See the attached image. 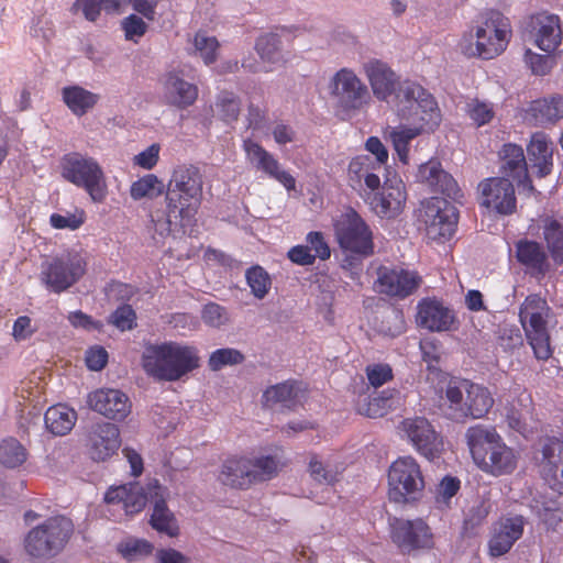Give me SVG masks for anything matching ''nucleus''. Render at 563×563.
Masks as SVG:
<instances>
[{
  "label": "nucleus",
  "instance_id": "1",
  "mask_svg": "<svg viewBox=\"0 0 563 563\" xmlns=\"http://www.w3.org/2000/svg\"><path fill=\"white\" fill-rule=\"evenodd\" d=\"M203 176L196 165L180 164L172 173L165 194V209L152 217L155 233L162 238L175 231L186 233L196 224L202 202Z\"/></svg>",
  "mask_w": 563,
  "mask_h": 563
},
{
  "label": "nucleus",
  "instance_id": "2",
  "mask_svg": "<svg viewBox=\"0 0 563 563\" xmlns=\"http://www.w3.org/2000/svg\"><path fill=\"white\" fill-rule=\"evenodd\" d=\"M397 98L398 115L410 125L393 129L389 137L399 161L408 164L410 142L424 132H433L440 125L442 115L434 97L415 81H404Z\"/></svg>",
  "mask_w": 563,
  "mask_h": 563
},
{
  "label": "nucleus",
  "instance_id": "3",
  "mask_svg": "<svg viewBox=\"0 0 563 563\" xmlns=\"http://www.w3.org/2000/svg\"><path fill=\"white\" fill-rule=\"evenodd\" d=\"M164 490L165 488L156 479L148 483L146 489L136 482L111 486L104 494L107 512L113 521H121L141 512L147 500H152L154 503L151 516L152 527L158 532L176 537L179 528L173 512L166 505Z\"/></svg>",
  "mask_w": 563,
  "mask_h": 563
},
{
  "label": "nucleus",
  "instance_id": "4",
  "mask_svg": "<svg viewBox=\"0 0 563 563\" xmlns=\"http://www.w3.org/2000/svg\"><path fill=\"white\" fill-rule=\"evenodd\" d=\"M465 442L474 464L483 473L500 477L517 470L519 451L509 446L495 427L475 424L467 428Z\"/></svg>",
  "mask_w": 563,
  "mask_h": 563
},
{
  "label": "nucleus",
  "instance_id": "5",
  "mask_svg": "<svg viewBox=\"0 0 563 563\" xmlns=\"http://www.w3.org/2000/svg\"><path fill=\"white\" fill-rule=\"evenodd\" d=\"M145 373L163 382H176L200 366V357L195 346L167 341L148 344L142 354Z\"/></svg>",
  "mask_w": 563,
  "mask_h": 563
},
{
  "label": "nucleus",
  "instance_id": "6",
  "mask_svg": "<svg viewBox=\"0 0 563 563\" xmlns=\"http://www.w3.org/2000/svg\"><path fill=\"white\" fill-rule=\"evenodd\" d=\"M476 41L463 37L460 48L466 57L493 59L499 56L507 47L511 37V25L507 16L497 10H489L483 14V20L475 31Z\"/></svg>",
  "mask_w": 563,
  "mask_h": 563
},
{
  "label": "nucleus",
  "instance_id": "7",
  "mask_svg": "<svg viewBox=\"0 0 563 563\" xmlns=\"http://www.w3.org/2000/svg\"><path fill=\"white\" fill-rule=\"evenodd\" d=\"M518 316L534 357L548 361L553 354L549 323L554 313L547 299L539 294L528 295L519 307Z\"/></svg>",
  "mask_w": 563,
  "mask_h": 563
},
{
  "label": "nucleus",
  "instance_id": "8",
  "mask_svg": "<svg viewBox=\"0 0 563 563\" xmlns=\"http://www.w3.org/2000/svg\"><path fill=\"white\" fill-rule=\"evenodd\" d=\"M62 176L73 185L85 189L90 199L102 203L108 195L106 176L100 164L80 153H69L63 157Z\"/></svg>",
  "mask_w": 563,
  "mask_h": 563
},
{
  "label": "nucleus",
  "instance_id": "9",
  "mask_svg": "<svg viewBox=\"0 0 563 563\" xmlns=\"http://www.w3.org/2000/svg\"><path fill=\"white\" fill-rule=\"evenodd\" d=\"M74 532L70 519L54 516L30 530L24 539L26 553L36 559H47L58 554Z\"/></svg>",
  "mask_w": 563,
  "mask_h": 563
},
{
  "label": "nucleus",
  "instance_id": "10",
  "mask_svg": "<svg viewBox=\"0 0 563 563\" xmlns=\"http://www.w3.org/2000/svg\"><path fill=\"white\" fill-rule=\"evenodd\" d=\"M424 477L417 460L410 455L395 460L388 470V499L406 505L420 500L424 492Z\"/></svg>",
  "mask_w": 563,
  "mask_h": 563
},
{
  "label": "nucleus",
  "instance_id": "11",
  "mask_svg": "<svg viewBox=\"0 0 563 563\" xmlns=\"http://www.w3.org/2000/svg\"><path fill=\"white\" fill-rule=\"evenodd\" d=\"M334 234L344 253L365 258L374 254V234L367 222L353 208L343 212L334 224Z\"/></svg>",
  "mask_w": 563,
  "mask_h": 563
},
{
  "label": "nucleus",
  "instance_id": "12",
  "mask_svg": "<svg viewBox=\"0 0 563 563\" xmlns=\"http://www.w3.org/2000/svg\"><path fill=\"white\" fill-rule=\"evenodd\" d=\"M87 272V260L77 251H68L42 263L40 280L47 290L62 294L77 284Z\"/></svg>",
  "mask_w": 563,
  "mask_h": 563
},
{
  "label": "nucleus",
  "instance_id": "13",
  "mask_svg": "<svg viewBox=\"0 0 563 563\" xmlns=\"http://www.w3.org/2000/svg\"><path fill=\"white\" fill-rule=\"evenodd\" d=\"M389 537L401 553L429 550L434 545L432 530L421 518H390Z\"/></svg>",
  "mask_w": 563,
  "mask_h": 563
},
{
  "label": "nucleus",
  "instance_id": "14",
  "mask_svg": "<svg viewBox=\"0 0 563 563\" xmlns=\"http://www.w3.org/2000/svg\"><path fill=\"white\" fill-rule=\"evenodd\" d=\"M479 207L497 216H511L517 211V197L512 181L506 177H487L478 184Z\"/></svg>",
  "mask_w": 563,
  "mask_h": 563
},
{
  "label": "nucleus",
  "instance_id": "15",
  "mask_svg": "<svg viewBox=\"0 0 563 563\" xmlns=\"http://www.w3.org/2000/svg\"><path fill=\"white\" fill-rule=\"evenodd\" d=\"M399 429L415 450L429 461L442 454L443 438L427 418H406L400 422Z\"/></svg>",
  "mask_w": 563,
  "mask_h": 563
},
{
  "label": "nucleus",
  "instance_id": "16",
  "mask_svg": "<svg viewBox=\"0 0 563 563\" xmlns=\"http://www.w3.org/2000/svg\"><path fill=\"white\" fill-rule=\"evenodd\" d=\"M330 95L344 111L360 110L369 97L365 84L349 68L338 70L329 82Z\"/></svg>",
  "mask_w": 563,
  "mask_h": 563
},
{
  "label": "nucleus",
  "instance_id": "17",
  "mask_svg": "<svg viewBox=\"0 0 563 563\" xmlns=\"http://www.w3.org/2000/svg\"><path fill=\"white\" fill-rule=\"evenodd\" d=\"M422 284V277L416 271L401 267L380 266L374 287L378 294L391 298L406 299L413 295Z\"/></svg>",
  "mask_w": 563,
  "mask_h": 563
},
{
  "label": "nucleus",
  "instance_id": "18",
  "mask_svg": "<svg viewBox=\"0 0 563 563\" xmlns=\"http://www.w3.org/2000/svg\"><path fill=\"white\" fill-rule=\"evenodd\" d=\"M247 162L258 172L282 184L288 191L296 189V179L288 172L282 169L277 158L261 144L251 139L244 140L242 145Z\"/></svg>",
  "mask_w": 563,
  "mask_h": 563
},
{
  "label": "nucleus",
  "instance_id": "19",
  "mask_svg": "<svg viewBox=\"0 0 563 563\" xmlns=\"http://www.w3.org/2000/svg\"><path fill=\"white\" fill-rule=\"evenodd\" d=\"M426 218L428 233L433 239L450 240L454 235L459 212L446 199L431 198L426 207Z\"/></svg>",
  "mask_w": 563,
  "mask_h": 563
},
{
  "label": "nucleus",
  "instance_id": "20",
  "mask_svg": "<svg viewBox=\"0 0 563 563\" xmlns=\"http://www.w3.org/2000/svg\"><path fill=\"white\" fill-rule=\"evenodd\" d=\"M121 446L120 429L110 422L93 424L87 437V453L95 462H104L117 454Z\"/></svg>",
  "mask_w": 563,
  "mask_h": 563
},
{
  "label": "nucleus",
  "instance_id": "21",
  "mask_svg": "<svg viewBox=\"0 0 563 563\" xmlns=\"http://www.w3.org/2000/svg\"><path fill=\"white\" fill-rule=\"evenodd\" d=\"M89 407L103 417L123 421L130 413L132 404L129 397L119 389H98L88 395Z\"/></svg>",
  "mask_w": 563,
  "mask_h": 563
},
{
  "label": "nucleus",
  "instance_id": "22",
  "mask_svg": "<svg viewBox=\"0 0 563 563\" xmlns=\"http://www.w3.org/2000/svg\"><path fill=\"white\" fill-rule=\"evenodd\" d=\"M530 32L534 44L547 53L554 52L562 43L563 31L559 15L539 12L530 16Z\"/></svg>",
  "mask_w": 563,
  "mask_h": 563
},
{
  "label": "nucleus",
  "instance_id": "23",
  "mask_svg": "<svg viewBox=\"0 0 563 563\" xmlns=\"http://www.w3.org/2000/svg\"><path fill=\"white\" fill-rule=\"evenodd\" d=\"M499 158L503 177L516 180L519 188L532 194L534 187L528 173L522 146L515 143L504 144L499 151Z\"/></svg>",
  "mask_w": 563,
  "mask_h": 563
},
{
  "label": "nucleus",
  "instance_id": "24",
  "mask_svg": "<svg viewBox=\"0 0 563 563\" xmlns=\"http://www.w3.org/2000/svg\"><path fill=\"white\" fill-rule=\"evenodd\" d=\"M525 523V518L519 515L496 522L488 541L489 554L497 558L508 553L522 537Z\"/></svg>",
  "mask_w": 563,
  "mask_h": 563
},
{
  "label": "nucleus",
  "instance_id": "25",
  "mask_svg": "<svg viewBox=\"0 0 563 563\" xmlns=\"http://www.w3.org/2000/svg\"><path fill=\"white\" fill-rule=\"evenodd\" d=\"M417 178L434 194H442L454 200L462 196L455 179L442 168L441 163L438 161H429L421 164Z\"/></svg>",
  "mask_w": 563,
  "mask_h": 563
},
{
  "label": "nucleus",
  "instance_id": "26",
  "mask_svg": "<svg viewBox=\"0 0 563 563\" xmlns=\"http://www.w3.org/2000/svg\"><path fill=\"white\" fill-rule=\"evenodd\" d=\"M199 89L186 81L177 73L169 71L163 79V101L165 104L184 110L198 99Z\"/></svg>",
  "mask_w": 563,
  "mask_h": 563
},
{
  "label": "nucleus",
  "instance_id": "27",
  "mask_svg": "<svg viewBox=\"0 0 563 563\" xmlns=\"http://www.w3.org/2000/svg\"><path fill=\"white\" fill-rule=\"evenodd\" d=\"M407 199L401 180L386 181L380 194L373 197L371 206L380 218H395L404 209Z\"/></svg>",
  "mask_w": 563,
  "mask_h": 563
},
{
  "label": "nucleus",
  "instance_id": "28",
  "mask_svg": "<svg viewBox=\"0 0 563 563\" xmlns=\"http://www.w3.org/2000/svg\"><path fill=\"white\" fill-rule=\"evenodd\" d=\"M417 321L430 331L443 332L451 330L455 316L441 301L424 298L418 303Z\"/></svg>",
  "mask_w": 563,
  "mask_h": 563
},
{
  "label": "nucleus",
  "instance_id": "29",
  "mask_svg": "<svg viewBox=\"0 0 563 563\" xmlns=\"http://www.w3.org/2000/svg\"><path fill=\"white\" fill-rule=\"evenodd\" d=\"M307 397V388L301 382L286 380L273 385L263 393V405L273 407L277 404L284 408L295 410L301 406Z\"/></svg>",
  "mask_w": 563,
  "mask_h": 563
},
{
  "label": "nucleus",
  "instance_id": "30",
  "mask_svg": "<svg viewBox=\"0 0 563 563\" xmlns=\"http://www.w3.org/2000/svg\"><path fill=\"white\" fill-rule=\"evenodd\" d=\"M382 167H376L369 155L354 156L347 166V179L353 189H361L363 185L374 191L380 187L379 173Z\"/></svg>",
  "mask_w": 563,
  "mask_h": 563
},
{
  "label": "nucleus",
  "instance_id": "31",
  "mask_svg": "<svg viewBox=\"0 0 563 563\" xmlns=\"http://www.w3.org/2000/svg\"><path fill=\"white\" fill-rule=\"evenodd\" d=\"M545 478L555 479L552 488L563 495V441L555 438H547L542 446L540 463Z\"/></svg>",
  "mask_w": 563,
  "mask_h": 563
},
{
  "label": "nucleus",
  "instance_id": "32",
  "mask_svg": "<svg viewBox=\"0 0 563 563\" xmlns=\"http://www.w3.org/2000/svg\"><path fill=\"white\" fill-rule=\"evenodd\" d=\"M527 152L531 166L537 168L538 177L542 178L552 173L554 145L547 134L533 133L527 145Z\"/></svg>",
  "mask_w": 563,
  "mask_h": 563
},
{
  "label": "nucleus",
  "instance_id": "33",
  "mask_svg": "<svg viewBox=\"0 0 563 563\" xmlns=\"http://www.w3.org/2000/svg\"><path fill=\"white\" fill-rule=\"evenodd\" d=\"M364 69L373 92L378 99L385 100L393 95L397 76L387 64L374 59L365 64Z\"/></svg>",
  "mask_w": 563,
  "mask_h": 563
},
{
  "label": "nucleus",
  "instance_id": "34",
  "mask_svg": "<svg viewBox=\"0 0 563 563\" xmlns=\"http://www.w3.org/2000/svg\"><path fill=\"white\" fill-rule=\"evenodd\" d=\"M252 460L246 457H230L224 461L219 481L232 488L245 489L254 482L251 473Z\"/></svg>",
  "mask_w": 563,
  "mask_h": 563
},
{
  "label": "nucleus",
  "instance_id": "35",
  "mask_svg": "<svg viewBox=\"0 0 563 563\" xmlns=\"http://www.w3.org/2000/svg\"><path fill=\"white\" fill-rule=\"evenodd\" d=\"M494 406V398L489 389L483 385L470 380L466 384V396L464 401L463 421L468 418H484Z\"/></svg>",
  "mask_w": 563,
  "mask_h": 563
},
{
  "label": "nucleus",
  "instance_id": "36",
  "mask_svg": "<svg viewBox=\"0 0 563 563\" xmlns=\"http://www.w3.org/2000/svg\"><path fill=\"white\" fill-rule=\"evenodd\" d=\"M517 261L533 274L544 275L549 269L548 255L539 242L520 240L516 243Z\"/></svg>",
  "mask_w": 563,
  "mask_h": 563
},
{
  "label": "nucleus",
  "instance_id": "37",
  "mask_svg": "<svg viewBox=\"0 0 563 563\" xmlns=\"http://www.w3.org/2000/svg\"><path fill=\"white\" fill-rule=\"evenodd\" d=\"M528 113L536 124L555 123L563 119V96L553 95L533 100L529 106Z\"/></svg>",
  "mask_w": 563,
  "mask_h": 563
},
{
  "label": "nucleus",
  "instance_id": "38",
  "mask_svg": "<svg viewBox=\"0 0 563 563\" xmlns=\"http://www.w3.org/2000/svg\"><path fill=\"white\" fill-rule=\"evenodd\" d=\"M63 102L76 117L87 114L99 101V95L78 85L66 86L62 89Z\"/></svg>",
  "mask_w": 563,
  "mask_h": 563
},
{
  "label": "nucleus",
  "instance_id": "39",
  "mask_svg": "<svg viewBox=\"0 0 563 563\" xmlns=\"http://www.w3.org/2000/svg\"><path fill=\"white\" fill-rule=\"evenodd\" d=\"M76 420L77 412L63 404L49 407L44 416L47 430L55 435H65L70 432Z\"/></svg>",
  "mask_w": 563,
  "mask_h": 563
},
{
  "label": "nucleus",
  "instance_id": "40",
  "mask_svg": "<svg viewBox=\"0 0 563 563\" xmlns=\"http://www.w3.org/2000/svg\"><path fill=\"white\" fill-rule=\"evenodd\" d=\"M468 379L451 378L444 389L443 399L448 405L449 417L455 421H463L466 384Z\"/></svg>",
  "mask_w": 563,
  "mask_h": 563
},
{
  "label": "nucleus",
  "instance_id": "41",
  "mask_svg": "<svg viewBox=\"0 0 563 563\" xmlns=\"http://www.w3.org/2000/svg\"><path fill=\"white\" fill-rule=\"evenodd\" d=\"M542 234L553 262L563 265V223L551 217L545 218Z\"/></svg>",
  "mask_w": 563,
  "mask_h": 563
},
{
  "label": "nucleus",
  "instance_id": "42",
  "mask_svg": "<svg viewBox=\"0 0 563 563\" xmlns=\"http://www.w3.org/2000/svg\"><path fill=\"white\" fill-rule=\"evenodd\" d=\"M399 397L397 389L383 390L378 397H374L368 401L358 400L356 410L358 413L368 418L383 417L394 405V399Z\"/></svg>",
  "mask_w": 563,
  "mask_h": 563
},
{
  "label": "nucleus",
  "instance_id": "43",
  "mask_svg": "<svg viewBox=\"0 0 563 563\" xmlns=\"http://www.w3.org/2000/svg\"><path fill=\"white\" fill-rule=\"evenodd\" d=\"M165 190L163 181L154 174H147L133 181L130 187V196L133 200L143 198H156Z\"/></svg>",
  "mask_w": 563,
  "mask_h": 563
},
{
  "label": "nucleus",
  "instance_id": "44",
  "mask_svg": "<svg viewBox=\"0 0 563 563\" xmlns=\"http://www.w3.org/2000/svg\"><path fill=\"white\" fill-rule=\"evenodd\" d=\"M27 459L26 449L14 438L0 442V464L7 468H16Z\"/></svg>",
  "mask_w": 563,
  "mask_h": 563
},
{
  "label": "nucleus",
  "instance_id": "45",
  "mask_svg": "<svg viewBox=\"0 0 563 563\" xmlns=\"http://www.w3.org/2000/svg\"><path fill=\"white\" fill-rule=\"evenodd\" d=\"M246 283L251 292L257 299H263L269 291L272 279L269 274L260 265L250 267L245 273Z\"/></svg>",
  "mask_w": 563,
  "mask_h": 563
},
{
  "label": "nucleus",
  "instance_id": "46",
  "mask_svg": "<svg viewBox=\"0 0 563 563\" xmlns=\"http://www.w3.org/2000/svg\"><path fill=\"white\" fill-rule=\"evenodd\" d=\"M280 35L268 33L260 36L255 43V49L264 62L276 64L280 62L279 45Z\"/></svg>",
  "mask_w": 563,
  "mask_h": 563
},
{
  "label": "nucleus",
  "instance_id": "47",
  "mask_svg": "<svg viewBox=\"0 0 563 563\" xmlns=\"http://www.w3.org/2000/svg\"><path fill=\"white\" fill-rule=\"evenodd\" d=\"M278 467V461L269 455L252 460L251 473L253 482H264L273 478L277 475Z\"/></svg>",
  "mask_w": 563,
  "mask_h": 563
},
{
  "label": "nucleus",
  "instance_id": "48",
  "mask_svg": "<svg viewBox=\"0 0 563 563\" xmlns=\"http://www.w3.org/2000/svg\"><path fill=\"white\" fill-rule=\"evenodd\" d=\"M308 472L312 479L319 484L332 486L339 481V472L328 468L317 454H311L308 463Z\"/></svg>",
  "mask_w": 563,
  "mask_h": 563
},
{
  "label": "nucleus",
  "instance_id": "49",
  "mask_svg": "<svg viewBox=\"0 0 563 563\" xmlns=\"http://www.w3.org/2000/svg\"><path fill=\"white\" fill-rule=\"evenodd\" d=\"M466 113L476 126L488 124L495 117L493 103L478 99H473L466 104Z\"/></svg>",
  "mask_w": 563,
  "mask_h": 563
},
{
  "label": "nucleus",
  "instance_id": "50",
  "mask_svg": "<svg viewBox=\"0 0 563 563\" xmlns=\"http://www.w3.org/2000/svg\"><path fill=\"white\" fill-rule=\"evenodd\" d=\"M194 44L206 65H211L217 60L220 44L214 36H208L206 33L198 32L195 35Z\"/></svg>",
  "mask_w": 563,
  "mask_h": 563
},
{
  "label": "nucleus",
  "instance_id": "51",
  "mask_svg": "<svg viewBox=\"0 0 563 563\" xmlns=\"http://www.w3.org/2000/svg\"><path fill=\"white\" fill-rule=\"evenodd\" d=\"M217 108L223 121L234 122L240 114V99L233 92L222 91L218 96Z\"/></svg>",
  "mask_w": 563,
  "mask_h": 563
},
{
  "label": "nucleus",
  "instance_id": "52",
  "mask_svg": "<svg viewBox=\"0 0 563 563\" xmlns=\"http://www.w3.org/2000/svg\"><path fill=\"white\" fill-rule=\"evenodd\" d=\"M244 361V355L235 349H218L213 351L209 357L208 364L210 369L220 371L227 365L241 364Z\"/></svg>",
  "mask_w": 563,
  "mask_h": 563
},
{
  "label": "nucleus",
  "instance_id": "53",
  "mask_svg": "<svg viewBox=\"0 0 563 563\" xmlns=\"http://www.w3.org/2000/svg\"><path fill=\"white\" fill-rule=\"evenodd\" d=\"M380 332L389 336H397L406 330L405 317L397 308L389 309L383 317Z\"/></svg>",
  "mask_w": 563,
  "mask_h": 563
},
{
  "label": "nucleus",
  "instance_id": "54",
  "mask_svg": "<svg viewBox=\"0 0 563 563\" xmlns=\"http://www.w3.org/2000/svg\"><path fill=\"white\" fill-rule=\"evenodd\" d=\"M525 62L536 76L548 75L555 65V59L549 55H541L527 49L525 53Z\"/></svg>",
  "mask_w": 563,
  "mask_h": 563
},
{
  "label": "nucleus",
  "instance_id": "55",
  "mask_svg": "<svg viewBox=\"0 0 563 563\" xmlns=\"http://www.w3.org/2000/svg\"><path fill=\"white\" fill-rule=\"evenodd\" d=\"M365 374L374 388H379L394 378L393 368L387 363L369 364L365 367Z\"/></svg>",
  "mask_w": 563,
  "mask_h": 563
},
{
  "label": "nucleus",
  "instance_id": "56",
  "mask_svg": "<svg viewBox=\"0 0 563 563\" xmlns=\"http://www.w3.org/2000/svg\"><path fill=\"white\" fill-rule=\"evenodd\" d=\"M109 322L121 331L132 330L136 325V313L130 305H121L111 313Z\"/></svg>",
  "mask_w": 563,
  "mask_h": 563
},
{
  "label": "nucleus",
  "instance_id": "57",
  "mask_svg": "<svg viewBox=\"0 0 563 563\" xmlns=\"http://www.w3.org/2000/svg\"><path fill=\"white\" fill-rule=\"evenodd\" d=\"M86 219V213L82 209L76 210L75 213H68L63 216L59 213H52L49 217V223L55 229H79Z\"/></svg>",
  "mask_w": 563,
  "mask_h": 563
},
{
  "label": "nucleus",
  "instance_id": "58",
  "mask_svg": "<svg viewBox=\"0 0 563 563\" xmlns=\"http://www.w3.org/2000/svg\"><path fill=\"white\" fill-rule=\"evenodd\" d=\"M125 38L137 43L147 31V24L136 14H130L121 22Z\"/></svg>",
  "mask_w": 563,
  "mask_h": 563
},
{
  "label": "nucleus",
  "instance_id": "59",
  "mask_svg": "<svg viewBox=\"0 0 563 563\" xmlns=\"http://www.w3.org/2000/svg\"><path fill=\"white\" fill-rule=\"evenodd\" d=\"M201 318L206 324L219 328L228 321V312L224 307L216 302H209L205 305Z\"/></svg>",
  "mask_w": 563,
  "mask_h": 563
},
{
  "label": "nucleus",
  "instance_id": "60",
  "mask_svg": "<svg viewBox=\"0 0 563 563\" xmlns=\"http://www.w3.org/2000/svg\"><path fill=\"white\" fill-rule=\"evenodd\" d=\"M498 345L504 352L511 353L523 345L520 330L516 327L504 328L498 336Z\"/></svg>",
  "mask_w": 563,
  "mask_h": 563
},
{
  "label": "nucleus",
  "instance_id": "61",
  "mask_svg": "<svg viewBox=\"0 0 563 563\" xmlns=\"http://www.w3.org/2000/svg\"><path fill=\"white\" fill-rule=\"evenodd\" d=\"M120 553L133 560L137 556L148 555L153 551V545L145 540H130L119 545Z\"/></svg>",
  "mask_w": 563,
  "mask_h": 563
},
{
  "label": "nucleus",
  "instance_id": "62",
  "mask_svg": "<svg viewBox=\"0 0 563 563\" xmlns=\"http://www.w3.org/2000/svg\"><path fill=\"white\" fill-rule=\"evenodd\" d=\"M306 245L310 247V252H314L312 255H316V258L319 257L321 261L330 258L331 250L321 232H309L306 236Z\"/></svg>",
  "mask_w": 563,
  "mask_h": 563
},
{
  "label": "nucleus",
  "instance_id": "63",
  "mask_svg": "<svg viewBox=\"0 0 563 563\" xmlns=\"http://www.w3.org/2000/svg\"><path fill=\"white\" fill-rule=\"evenodd\" d=\"M460 488L461 481L457 477L450 475L444 476L438 487V501L448 504L450 499L457 494Z\"/></svg>",
  "mask_w": 563,
  "mask_h": 563
},
{
  "label": "nucleus",
  "instance_id": "64",
  "mask_svg": "<svg viewBox=\"0 0 563 563\" xmlns=\"http://www.w3.org/2000/svg\"><path fill=\"white\" fill-rule=\"evenodd\" d=\"M365 150L375 156L373 162L376 167H382L384 169L388 162V151L379 137L369 136L365 142Z\"/></svg>",
  "mask_w": 563,
  "mask_h": 563
}]
</instances>
